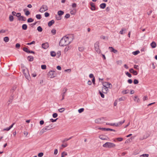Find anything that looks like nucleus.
I'll list each match as a JSON object with an SVG mask.
<instances>
[{
	"label": "nucleus",
	"mask_w": 157,
	"mask_h": 157,
	"mask_svg": "<svg viewBox=\"0 0 157 157\" xmlns=\"http://www.w3.org/2000/svg\"><path fill=\"white\" fill-rule=\"evenodd\" d=\"M20 45L18 43H17L16 44V47L17 48H19L20 47Z\"/></svg>",
	"instance_id": "nucleus-58"
},
{
	"label": "nucleus",
	"mask_w": 157,
	"mask_h": 157,
	"mask_svg": "<svg viewBox=\"0 0 157 157\" xmlns=\"http://www.w3.org/2000/svg\"><path fill=\"white\" fill-rule=\"evenodd\" d=\"M129 92V90H123L122 91V93L124 94H128Z\"/></svg>",
	"instance_id": "nucleus-29"
},
{
	"label": "nucleus",
	"mask_w": 157,
	"mask_h": 157,
	"mask_svg": "<svg viewBox=\"0 0 157 157\" xmlns=\"http://www.w3.org/2000/svg\"><path fill=\"white\" fill-rule=\"evenodd\" d=\"M36 17L37 19H40L41 18V15L40 14H37L36 15Z\"/></svg>",
	"instance_id": "nucleus-48"
},
{
	"label": "nucleus",
	"mask_w": 157,
	"mask_h": 157,
	"mask_svg": "<svg viewBox=\"0 0 157 157\" xmlns=\"http://www.w3.org/2000/svg\"><path fill=\"white\" fill-rule=\"evenodd\" d=\"M99 93L101 96V97L102 98H104L105 97L103 93H102L100 91H99Z\"/></svg>",
	"instance_id": "nucleus-50"
},
{
	"label": "nucleus",
	"mask_w": 157,
	"mask_h": 157,
	"mask_svg": "<svg viewBox=\"0 0 157 157\" xmlns=\"http://www.w3.org/2000/svg\"><path fill=\"white\" fill-rule=\"evenodd\" d=\"M140 53L139 51H136L135 52H133L132 53L133 55H136Z\"/></svg>",
	"instance_id": "nucleus-37"
},
{
	"label": "nucleus",
	"mask_w": 157,
	"mask_h": 157,
	"mask_svg": "<svg viewBox=\"0 0 157 157\" xmlns=\"http://www.w3.org/2000/svg\"><path fill=\"white\" fill-rule=\"evenodd\" d=\"M41 68L43 70H45L46 69V66L45 65H43L41 66Z\"/></svg>",
	"instance_id": "nucleus-42"
},
{
	"label": "nucleus",
	"mask_w": 157,
	"mask_h": 157,
	"mask_svg": "<svg viewBox=\"0 0 157 157\" xmlns=\"http://www.w3.org/2000/svg\"><path fill=\"white\" fill-rule=\"evenodd\" d=\"M22 29L25 30L27 29V25L26 24H23L22 26Z\"/></svg>",
	"instance_id": "nucleus-25"
},
{
	"label": "nucleus",
	"mask_w": 157,
	"mask_h": 157,
	"mask_svg": "<svg viewBox=\"0 0 157 157\" xmlns=\"http://www.w3.org/2000/svg\"><path fill=\"white\" fill-rule=\"evenodd\" d=\"M50 55L52 56L55 57L56 55V54L55 52L51 51L50 52Z\"/></svg>",
	"instance_id": "nucleus-20"
},
{
	"label": "nucleus",
	"mask_w": 157,
	"mask_h": 157,
	"mask_svg": "<svg viewBox=\"0 0 157 157\" xmlns=\"http://www.w3.org/2000/svg\"><path fill=\"white\" fill-rule=\"evenodd\" d=\"M126 75L130 78H131L132 77L131 75L128 72L126 73Z\"/></svg>",
	"instance_id": "nucleus-49"
},
{
	"label": "nucleus",
	"mask_w": 157,
	"mask_h": 157,
	"mask_svg": "<svg viewBox=\"0 0 157 157\" xmlns=\"http://www.w3.org/2000/svg\"><path fill=\"white\" fill-rule=\"evenodd\" d=\"M18 20H21L23 21H25L26 20V18L24 16H21V17L18 18Z\"/></svg>",
	"instance_id": "nucleus-16"
},
{
	"label": "nucleus",
	"mask_w": 157,
	"mask_h": 157,
	"mask_svg": "<svg viewBox=\"0 0 157 157\" xmlns=\"http://www.w3.org/2000/svg\"><path fill=\"white\" fill-rule=\"evenodd\" d=\"M48 7L46 5H43L40 8V11L41 13H43L48 10Z\"/></svg>",
	"instance_id": "nucleus-6"
},
{
	"label": "nucleus",
	"mask_w": 157,
	"mask_h": 157,
	"mask_svg": "<svg viewBox=\"0 0 157 157\" xmlns=\"http://www.w3.org/2000/svg\"><path fill=\"white\" fill-rule=\"evenodd\" d=\"M70 49V47L69 46H67L64 49V51L65 52H67L68 51V50H69Z\"/></svg>",
	"instance_id": "nucleus-43"
},
{
	"label": "nucleus",
	"mask_w": 157,
	"mask_h": 157,
	"mask_svg": "<svg viewBox=\"0 0 157 157\" xmlns=\"http://www.w3.org/2000/svg\"><path fill=\"white\" fill-rule=\"evenodd\" d=\"M76 12V10H72L70 11V13L71 15H75Z\"/></svg>",
	"instance_id": "nucleus-31"
},
{
	"label": "nucleus",
	"mask_w": 157,
	"mask_h": 157,
	"mask_svg": "<svg viewBox=\"0 0 157 157\" xmlns=\"http://www.w3.org/2000/svg\"><path fill=\"white\" fill-rule=\"evenodd\" d=\"M9 40V39L8 37L6 36L4 38V40L6 42H8Z\"/></svg>",
	"instance_id": "nucleus-33"
},
{
	"label": "nucleus",
	"mask_w": 157,
	"mask_h": 157,
	"mask_svg": "<svg viewBox=\"0 0 157 157\" xmlns=\"http://www.w3.org/2000/svg\"><path fill=\"white\" fill-rule=\"evenodd\" d=\"M126 99V98L124 97V96H123L121 97V98H120L118 100L119 101H124Z\"/></svg>",
	"instance_id": "nucleus-22"
},
{
	"label": "nucleus",
	"mask_w": 157,
	"mask_h": 157,
	"mask_svg": "<svg viewBox=\"0 0 157 157\" xmlns=\"http://www.w3.org/2000/svg\"><path fill=\"white\" fill-rule=\"evenodd\" d=\"M57 119H58V118H57L56 119H50V121L51 122H56Z\"/></svg>",
	"instance_id": "nucleus-57"
},
{
	"label": "nucleus",
	"mask_w": 157,
	"mask_h": 157,
	"mask_svg": "<svg viewBox=\"0 0 157 157\" xmlns=\"http://www.w3.org/2000/svg\"><path fill=\"white\" fill-rule=\"evenodd\" d=\"M52 125H50L44 128L40 131L42 133L45 132L46 130H49L52 128Z\"/></svg>",
	"instance_id": "nucleus-4"
},
{
	"label": "nucleus",
	"mask_w": 157,
	"mask_h": 157,
	"mask_svg": "<svg viewBox=\"0 0 157 157\" xmlns=\"http://www.w3.org/2000/svg\"><path fill=\"white\" fill-rule=\"evenodd\" d=\"M13 99V96H12L11 98H10L9 99V100L8 101V105H9L11 103Z\"/></svg>",
	"instance_id": "nucleus-17"
},
{
	"label": "nucleus",
	"mask_w": 157,
	"mask_h": 157,
	"mask_svg": "<svg viewBox=\"0 0 157 157\" xmlns=\"http://www.w3.org/2000/svg\"><path fill=\"white\" fill-rule=\"evenodd\" d=\"M28 59L29 61H32L33 60V58L31 56H28Z\"/></svg>",
	"instance_id": "nucleus-26"
},
{
	"label": "nucleus",
	"mask_w": 157,
	"mask_h": 157,
	"mask_svg": "<svg viewBox=\"0 0 157 157\" xmlns=\"http://www.w3.org/2000/svg\"><path fill=\"white\" fill-rule=\"evenodd\" d=\"M35 41H33L32 42L30 43H27V44L28 45H31L32 44H35Z\"/></svg>",
	"instance_id": "nucleus-51"
},
{
	"label": "nucleus",
	"mask_w": 157,
	"mask_h": 157,
	"mask_svg": "<svg viewBox=\"0 0 157 157\" xmlns=\"http://www.w3.org/2000/svg\"><path fill=\"white\" fill-rule=\"evenodd\" d=\"M64 14V12L61 10H60L58 11V14L59 16L63 15Z\"/></svg>",
	"instance_id": "nucleus-21"
},
{
	"label": "nucleus",
	"mask_w": 157,
	"mask_h": 157,
	"mask_svg": "<svg viewBox=\"0 0 157 157\" xmlns=\"http://www.w3.org/2000/svg\"><path fill=\"white\" fill-rule=\"evenodd\" d=\"M71 138H72V137H71L69 139L66 138L62 141V142L63 143H64L65 142H66V141H67L68 140H69L71 139Z\"/></svg>",
	"instance_id": "nucleus-38"
},
{
	"label": "nucleus",
	"mask_w": 157,
	"mask_h": 157,
	"mask_svg": "<svg viewBox=\"0 0 157 157\" xmlns=\"http://www.w3.org/2000/svg\"><path fill=\"white\" fill-rule=\"evenodd\" d=\"M70 17V15L69 14H66L65 16V17L66 18H68Z\"/></svg>",
	"instance_id": "nucleus-59"
},
{
	"label": "nucleus",
	"mask_w": 157,
	"mask_h": 157,
	"mask_svg": "<svg viewBox=\"0 0 157 157\" xmlns=\"http://www.w3.org/2000/svg\"><path fill=\"white\" fill-rule=\"evenodd\" d=\"M73 8H75L77 6V4L75 3H73L72 5Z\"/></svg>",
	"instance_id": "nucleus-60"
},
{
	"label": "nucleus",
	"mask_w": 157,
	"mask_h": 157,
	"mask_svg": "<svg viewBox=\"0 0 157 157\" xmlns=\"http://www.w3.org/2000/svg\"><path fill=\"white\" fill-rule=\"evenodd\" d=\"M71 42L68 37L64 36L60 40L59 45L62 46H65L69 44Z\"/></svg>",
	"instance_id": "nucleus-1"
},
{
	"label": "nucleus",
	"mask_w": 157,
	"mask_h": 157,
	"mask_svg": "<svg viewBox=\"0 0 157 157\" xmlns=\"http://www.w3.org/2000/svg\"><path fill=\"white\" fill-rule=\"evenodd\" d=\"M134 83L135 84H137L139 83L138 80L136 79H135L133 81Z\"/></svg>",
	"instance_id": "nucleus-52"
},
{
	"label": "nucleus",
	"mask_w": 157,
	"mask_h": 157,
	"mask_svg": "<svg viewBox=\"0 0 157 157\" xmlns=\"http://www.w3.org/2000/svg\"><path fill=\"white\" fill-rule=\"evenodd\" d=\"M37 30L39 32H41L43 30V29L41 27L39 26L37 27Z\"/></svg>",
	"instance_id": "nucleus-32"
},
{
	"label": "nucleus",
	"mask_w": 157,
	"mask_h": 157,
	"mask_svg": "<svg viewBox=\"0 0 157 157\" xmlns=\"http://www.w3.org/2000/svg\"><path fill=\"white\" fill-rule=\"evenodd\" d=\"M23 72L26 78L28 80H30V77L28 69L27 68L23 69Z\"/></svg>",
	"instance_id": "nucleus-3"
},
{
	"label": "nucleus",
	"mask_w": 157,
	"mask_h": 157,
	"mask_svg": "<svg viewBox=\"0 0 157 157\" xmlns=\"http://www.w3.org/2000/svg\"><path fill=\"white\" fill-rule=\"evenodd\" d=\"M125 122V120H124V121H120L118 123H116V124H118V126H121Z\"/></svg>",
	"instance_id": "nucleus-27"
},
{
	"label": "nucleus",
	"mask_w": 157,
	"mask_h": 157,
	"mask_svg": "<svg viewBox=\"0 0 157 157\" xmlns=\"http://www.w3.org/2000/svg\"><path fill=\"white\" fill-rule=\"evenodd\" d=\"M108 90V87H105L104 86L102 88V92L106 94L107 92V91Z\"/></svg>",
	"instance_id": "nucleus-14"
},
{
	"label": "nucleus",
	"mask_w": 157,
	"mask_h": 157,
	"mask_svg": "<svg viewBox=\"0 0 157 157\" xmlns=\"http://www.w3.org/2000/svg\"><path fill=\"white\" fill-rule=\"evenodd\" d=\"M49 77L52 78L55 76V72L53 71H50L48 74Z\"/></svg>",
	"instance_id": "nucleus-7"
},
{
	"label": "nucleus",
	"mask_w": 157,
	"mask_h": 157,
	"mask_svg": "<svg viewBox=\"0 0 157 157\" xmlns=\"http://www.w3.org/2000/svg\"><path fill=\"white\" fill-rule=\"evenodd\" d=\"M95 50L97 53H100L101 52V50L99 49V42H96L94 44Z\"/></svg>",
	"instance_id": "nucleus-5"
},
{
	"label": "nucleus",
	"mask_w": 157,
	"mask_h": 157,
	"mask_svg": "<svg viewBox=\"0 0 157 157\" xmlns=\"http://www.w3.org/2000/svg\"><path fill=\"white\" fill-rule=\"evenodd\" d=\"M33 19H32L31 18H29L28 19L27 21L28 22H33Z\"/></svg>",
	"instance_id": "nucleus-45"
},
{
	"label": "nucleus",
	"mask_w": 157,
	"mask_h": 157,
	"mask_svg": "<svg viewBox=\"0 0 157 157\" xmlns=\"http://www.w3.org/2000/svg\"><path fill=\"white\" fill-rule=\"evenodd\" d=\"M148 99L147 97V96H144L143 98V99L144 101L145 100H147Z\"/></svg>",
	"instance_id": "nucleus-64"
},
{
	"label": "nucleus",
	"mask_w": 157,
	"mask_h": 157,
	"mask_svg": "<svg viewBox=\"0 0 157 157\" xmlns=\"http://www.w3.org/2000/svg\"><path fill=\"white\" fill-rule=\"evenodd\" d=\"M54 21L52 20L48 22V25L49 27H50L54 23Z\"/></svg>",
	"instance_id": "nucleus-15"
},
{
	"label": "nucleus",
	"mask_w": 157,
	"mask_h": 157,
	"mask_svg": "<svg viewBox=\"0 0 157 157\" xmlns=\"http://www.w3.org/2000/svg\"><path fill=\"white\" fill-rule=\"evenodd\" d=\"M44 15L45 17H47L49 16V14L48 13L46 12L44 13Z\"/></svg>",
	"instance_id": "nucleus-63"
},
{
	"label": "nucleus",
	"mask_w": 157,
	"mask_h": 157,
	"mask_svg": "<svg viewBox=\"0 0 157 157\" xmlns=\"http://www.w3.org/2000/svg\"><path fill=\"white\" fill-rule=\"evenodd\" d=\"M49 47L48 44L47 42L43 43L42 44V47L44 49L47 48Z\"/></svg>",
	"instance_id": "nucleus-11"
},
{
	"label": "nucleus",
	"mask_w": 157,
	"mask_h": 157,
	"mask_svg": "<svg viewBox=\"0 0 157 157\" xmlns=\"http://www.w3.org/2000/svg\"><path fill=\"white\" fill-rule=\"evenodd\" d=\"M99 137L100 139L102 140H108L109 139L108 137L103 135H100Z\"/></svg>",
	"instance_id": "nucleus-8"
},
{
	"label": "nucleus",
	"mask_w": 157,
	"mask_h": 157,
	"mask_svg": "<svg viewBox=\"0 0 157 157\" xmlns=\"http://www.w3.org/2000/svg\"><path fill=\"white\" fill-rule=\"evenodd\" d=\"M16 86H13L11 90V92H13L16 89Z\"/></svg>",
	"instance_id": "nucleus-30"
},
{
	"label": "nucleus",
	"mask_w": 157,
	"mask_h": 157,
	"mask_svg": "<svg viewBox=\"0 0 157 157\" xmlns=\"http://www.w3.org/2000/svg\"><path fill=\"white\" fill-rule=\"evenodd\" d=\"M109 83V82H105L103 83V85L105 87H107Z\"/></svg>",
	"instance_id": "nucleus-34"
},
{
	"label": "nucleus",
	"mask_w": 157,
	"mask_h": 157,
	"mask_svg": "<svg viewBox=\"0 0 157 157\" xmlns=\"http://www.w3.org/2000/svg\"><path fill=\"white\" fill-rule=\"evenodd\" d=\"M126 30L125 29H122L121 30L120 32V33L122 35L123 34H124L123 31H125Z\"/></svg>",
	"instance_id": "nucleus-39"
},
{
	"label": "nucleus",
	"mask_w": 157,
	"mask_h": 157,
	"mask_svg": "<svg viewBox=\"0 0 157 157\" xmlns=\"http://www.w3.org/2000/svg\"><path fill=\"white\" fill-rule=\"evenodd\" d=\"M90 5L91 6V7L90 8L91 10H95V7L94 4L93 2H90Z\"/></svg>",
	"instance_id": "nucleus-12"
},
{
	"label": "nucleus",
	"mask_w": 157,
	"mask_h": 157,
	"mask_svg": "<svg viewBox=\"0 0 157 157\" xmlns=\"http://www.w3.org/2000/svg\"><path fill=\"white\" fill-rule=\"evenodd\" d=\"M61 54V51H59L57 52V53L56 54V55L57 56V58H59V57L60 56Z\"/></svg>",
	"instance_id": "nucleus-28"
},
{
	"label": "nucleus",
	"mask_w": 157,
	"mask_h": 157,
	"mask_svg": "<svg viewBox=\"0 0 157 157\" xmlns=\"http://www.w3.org/2000/svg\"><path fill=\"white\" fill-rule=\"evenodd\" d=\"M16 16L17 17L19 18L21 16V13H17L16 14Z\"/></svg>",
	"instance_id": "nucleus-55"
},
{
	"label": "nucleus",
	"mask_w": 157,
	"mask_h": 157,
	"mask_svg": "<svg viewBox=\"0 0 157 157\" xmlns=\"http://www.w3.org/2000/svg\"><path fill=\"white\" fill-rule=\"evenodd\" d=\"M9 20L11 21H12L13 20V17L12 15H10L9 16Z\"/></svg>",
	"instance_id": "nucleus-40"
},
{
	"label": "nucleus",
	"mask_w": 157,
	"mask_h": 157,
	"mask_svg": "<svg viewBox=\"0 0 157 157\" xmlns=\"http://www.w3.org/2000/svg\"><path fill=\"white\" fill-rule=\"evenodd\" d=\"M108 88H112V85L110 83H109L108 84V86H107Z\"/></svg>",
	"instance_id": "nucleus-61"
},
{
	"label": "nucleus",
	"mask_w": 157,
	"mask_h": 157,
	"mask_svg": "<svg viewBox=\"0 0 157 157\" xmlns=\"http://www.w3.org/2000/svg\"><path fill=\"white\" fill-rule=\"evenodd\" d=\"M23 50L25 52H26L27 53H29L30 52V50L26 48H23Z\"/></svg>",
	"instance_id": "nucleus-23"
},
{
	"label": "nucleus",
	"mask_w": 157,
	"mask_h": 157,
	"mask_svg": "<svg viewBox=\"0 0 157 157\" xmlns=\"http://www.w3.org/2000/svg\"><path fill=\"white\" fill-rule=\"evenodd\" d=\"M109 125L111 126H115L116 127H118V124H116V123H110Z\"/></svg>",
	"instance_id": "nucleus-47"
},
{
	"label": "nucleus",
	"mask_w": 157,
	"mask_h": 157,
	"mask_svg": "<svg viewBox=\"0 0 157 157\" xmlns=\"http://www.w3.org/2000/svg\"><path fill=\"white\" fill-rule=\"evenodd\" d=\"M67 155V154L66 152L63 151L62 153L61 157H64L65 156H66Z\"/></svg>",
	"instance_id": "nucleus-24"
},
{
	"label": "nucleus",
	"mask_w": 157,
	"mask_h": 157,
	"mask_svg": "<svg viewBox=\"0 0 157 157\" xmlns=\"http://www.w3.org/2000/svg\"><path fill=\"white\" fill-rule=\"evenodd\" d=\"M104 119V117H102L100 118L97 119L95 120V123L97 124H101L102 122V120Z\"/></svg>",
	"instance_id": "nucleus-9"
},
{
	"label": "nucleus",
	"mask_w": 157,
	"mask_h": 157,
	"mask_svg": "<svg viewBox=\"0 0 157 157\" xmlns=\"http://www.w3.org/2000/svg\"><path fill=\"white\" fill-rule=\"evenodd\" d=\"M129 71L131 73H133L134 75H136L137 74V71L134 70L132 68L130 69Z\"/></svg>",
	"instance_id": "nucleus-13"
},
{
	"label": "nucleus",
	"mask_w": 157,
	"mask_h": 157,
	"mask_svg": "<svg viewBox=\"0 0 157 157\" xmlns=\"http://www.w3.org/2000/svg\"><path fill=\"white\" fill-rule=\"evenodd\" d=\"M61 146L63 148H64L67 146V143H65L64 144H62Z\"/></svg>",
	"instance_id": "nucleus-54"
},
{
	"label": "nucleus",
	"mask_w": 157,
	"mask_h": 157,
	"mask_svg": "<svg viewBox=\"0 0 157 157\" xmlns=\"http://www.w3.org/2000/svg\"><path fill=\"white\" fill-rule=\"evenodd\" d=\"M65 110V108H61L60 109H58V111L60 113H62L63 112L64 110Z\"/></svg>",
	"instance_id": "nucleus-36"
},
{
	"label": "nucleus",
	"mask_w": 157,
	"mask_h": 157,
	"mask_svg": "<svg viewBox=\"0 0 157 157\" xmlns=\"http://www.w3.org/2000/svg\"><path fill=\"white\" fill-rule=\"evenodd\" d=\"M116 145L111 142H106L103 145V147H104L112 148H114L115 147Z\"/></svg>",
	"instance_id": "nucleus-2"
},
{
	"label": "nucleus",
	"mask_w": 157,
	"mask_h": 157,
	"mask_svg": "<svg viewBox=\"0 0 157 157\" xmlns=\"http://www.w3.org/2000/svg\"><path fill=\"white\" fill-rule=\"evenodd\" d=\"M151 47L152 48H154L156 47V43L155 42H152L151 44Z\"/></svg>",
	"instance_id": "nucleus-18"
},
{
	"label": "nucleus",
	"mask_w": 157,
	"mask_h": 157,
	"mask_svg": "<svg viewBox=\"0 0 157 157\" xmlns=\"http://www.w3.org/2000/svg\"><path fill=\"white\" fill-rule=\"evenodd\" d=\"M148 156H149V155L148 154H143L141 155V156L147 157H148Z\"/></svg>",
	"instance_id": "nucleus-56"
},
{
	"label": "nucleus",
	"mask_w": 157,
	"mask_h": 157,
	"mask_svg": "<svg viewBox=\"0 0 157 157\" xmlns=\"http://www.w3.org/2000/svg\"><path fill=\"white\" fill-rule=\"evenodd\" d=\"M134 100V101H136L137 102L139 101V99L138 98V97L136 96L135 97Z\"/></svg>",
	"instance_id": "nucleus-35"
},
{
	"label": "nucleus",
	"mask_w": 157,
	"mask_h": 157,
	"mask_svg": "<svg viewBox=\"0 0 157 157\" xmlns=\"http://www.w3.org/2000/svg\"><path fill=\"white\" fill-rule=\"evenodd\" d=\"M67 88L66 87H65L63 88V91H62V98L61 100H63L64 98V97H65V94L66 93V92H67Z\"/></svg>",
	"instance_id": "nucleus-10"
},
{
	"label": "nucleus",
	"mask_w": 157,
	"mask_h": 157,
	"mask_svg": "<svg viewBox=\"0 0 157 157\" xmlns=\"http://www.w3.org/2000/svg\"><path fill=\"white\" fill-rule=\"evenodd\" d=\"M84 110V109L83 108H81L78 110V112L79 113H81L83 112Z\"/></svg>",
	"instance_id": "nucleus-44"
},
{
	"label": "nucleus",
	"mask_w": 157,
	"mask_h": 157,
	"mask_svg": "<svg viewBox=\"0 0 157 157\" xmlns=\"http://www.w3.org/2000/svg\"><path fill=\"white\" fill-rule=\"evenodd\" d=\"M117 139L119 141H121L123 140V138L121 137L117 138Z\"/></svg>",
	"instance_id": "nucleus-62"
},
{
	"label": "nucleus",
	"mask_w": 157,
	"mask_h": 157,
	"mask_svg": "<svg viewBox=\"0 0 157 157\" xmlns=\"http://www.w3.org/2000/svg\"><path fill=\"white\" fill-rule=\"evenodd\" d=\"M106 6V4L103 3H102V4H100V8H102V9H104L105 7Z\"/></svg>",
	"instance_id": "nucleus-19"
},
{
	"label": "nucleus",
	"mask_w": 157,
	"mask_h": 157,
	"mask_svg": "<svg viewBox=\"0 0 157 157\" xmlns=\"http://www.w3.org/2000/svg\"><path fill=\"white\" fill-rule=\"evenodd\" d=\"M56 32V30L55 29H52L51 31V33L53 35H55Z\"/></svg>",
	"instance_id": "nucleus-41"
},
{
	"label": "nucleus",
	"mask_w": 157,
	"mask_h": 157,
	"mask_svg": "<svg viewBox=\"0 0 157 157\" xmlns=\"http://www.w3.org/2000/svg\"><path fill=\"white\" fill-rule=\"evenodd\" d=\"M44 154L43 152H40L38 154V156L39 157H41Z\"/></svg>",
	"instance_id": "nucleus-46"
},
{
	"label": "nucleus",
	"mask_w": 157,
	"mask_h": 157,
	"mask_svg": "<svg viewBox=\"0 0 157 157\" xmlns=\"http://www.w3.org/2000/svg\"><path fill=\"white\" fill-rule=\"evenodd\" d=\"M58 116V114L57 113H55L53 114L52 116L53 117L55 118L56 117Z\"/></svg>",
	"instance_id": "nucleus-53"
}]
</instances>
